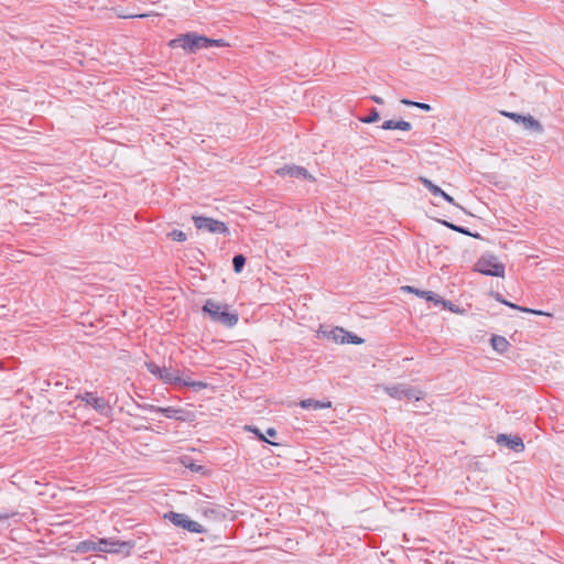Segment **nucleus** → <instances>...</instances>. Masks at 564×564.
Returning a JSON list of instances; mask_svg holds the SVG:
<instances>
[{"label":"nucleus","mask_w":564,"mask_h":564,"mask_svg":"<svg viewBox=\"0 0 564 564\" xmlns=\"http://www.w3.org/2000/svg\"><path fill=\"white\" fill-rule=\"evenodd\" d=\"M147 368L148 370L154 375L158 379L160 377V375H162V368L159 367L158 365L153 364V362H148L147 364Z\"/></svg>","instance_id":"obj_27"},{"label":"nucleus","mask_w":564,"mask_h":564,"mask_svg":"<svg viewBox=\"0 0 564 564\" xmlns=\"http://www.w3.org/2000/svg\"><path fill=\"white\" fill-rule=\"evenodd\" d=\"M381 128L384 130L398 129V130H402V131H409L412 129V126L410 122L404 121V120H399V121L387 120L383 122Z\"/></svg>","instance_id":"obj_18"},{"label":"nucleus","mask_w":564,"mask_h":564,"mask_svg":"<svg viewBox=\"0 0 564 564\" xmlns=\"http://www.w3.org/2000/svg\"><path fill=\"white\" fill-rule=\"evenodd\" d=\"M183 373L184 372H181L180 370H173L163 367L162 375H160L159 380H161L163 383L180 386Z\"/></svg>","instance_id":"obj_11"},{"label":"nucleus","mask_w":564,"mask_h":564,"mask_svg":"<svg viewBox=\"0 0 564 564\" xmlns=\"http://www.w3.org/2000/svg\"><path fill=\"white\" fill-rule=\"evenodd\" d=\"M226 43L223 40H212L196 33H186L169 42L170 47H182L188 53H195L200 48H207L210 46H225Z\"/></svg>","instance_id":"obj_1"},{"label":"nucleus","mask_w":564,"mask_h":564,"mask_svg":"<svg viewBox=\"0 0 564 564\" xmlns=\"http://www.w3.org/2000/svg\"><path fill=\"white\" fill-rule=\"evenodd\" d=\"M180 387H188L192 388L194 391H200L203 389H206L208 384L203 381H195L189 377L188 373L184 372L180 382Z\"/></svg>","instance_id":"obj_16"},{"label":"nucleus","mask_w":564,"mask_h":564,"mask_svg":"<svg viewBox=\"0 0 564 564\" xmlns=\"http://www.w3.org/2000/svg\"><path fill=\"white\" fill-rule=\"evenodd\" d=\"M497 442L499 444L506 445L507 447L513 449L514 452H522L524 449L523 442L520 437H509L505 434H500L497 437Z\"/></svg>","instance_id":"obj_13"},{"label":"nucleus","mask_w":564,"mask_h":564,"mask_svg":"<svg viewBox=\"0 0 564 564\" xmlns=\"http://www.w3.org/2000/svg\"><path fill=\"white\" fill-rule=\"evenodd\" d=\"M267 435L273 437L276 435V431L274 429L270 427L267 430Z\"/></svg>","instance_id":"obj_35"},{"label":"nucleus","mask_w":564,"mask_h":564,"mask_svg":"<svg viewBox=\"0 0 564 564\" xmlns=\"http://www.w3.org/2000/svg\"><path fill=\"white\" fill-rule=\"evenodd\" d=\"M198 511L208 519H221L225 517V511L220 506H214L208 502H197Z\"/></svg>","instance_id":"obj_9"},{"label":"nucleus","mask_w":564,"mask_h":564,"mask_svg":"<svg viewBox=\"0 0 564 564\" xmlns=\"http://www.w3.org/2000/svg\"><path fill=\"white\" fill-rule=\"evenodd\" d=\"M436 305H442L444 308L453 312V313H456V314H460L463 315L465 313L464 310L459 308L457 305L453 304L452 302L447 301V300H444V299H440L437 300V304Z\"/></svg>","instance_id":"obj_23"},{"label":"nucleus","mask_w":564,"mask_h":564,"mask_svg":"<svg viewBox=\"0 0 564 564\" xmlns=\"http://www.w3.org/2000/svg\"><path fill=\"white\" fill-rule=\"evenodd\" d=\"M379 118H380L379 112L373 109L368 117L362 119V121L366 123H372V122L378 121Z\"/></svg>","instance_id":"obj_28"},{"label":"nucleus","mask_w":564,"mask_h":564,"mask_svg":"<svg viewBox=\"0 0 564 564\" xmlns=\"http://www.w3.org/2000/svg\"><path fill=\"white\" fill-rule=\"evenodd\" d=\"M506 117L512 119L513 121L516 122H520L521 121V118L523 116L521 115H518V113H514V112H502Z\"/></svg>","instance_id":"obj_32"},{"label":"nucleus","mask_w":564,"mask_h":564,"mask_svg":"<svg viewBox=\"0 0 564 564\" xmlns=\"http://www.w3.org/2000/svg\"><path fill=\"white\" fill-rule=\"evenodd\" d=\"M170 236L175 241H185L186 240V235L181 230H173L170 234Z\"/></svg>","instance_id":"obj_29"},{"label":"nucleus","mask_w":564,"mask_h":564,"mask_svg":"<svg viewBox=\"0 0 564 564\" xmlns=\"http://www.w3.org/2000/svg\"><path fill=\"white\" fill-rule=\"evenodd\" d=\"M165 519H169L174 525L183 528L184 530H187L192 533H203L205 532V529L202 524H199L196 521L191 520L186 514L184 513H177V512H169L165 516Z\"/></svg>","instance_id":"obj_4"},{"label":"nucleus","mask_w":564,"mask_h":564,"mask_svg":"<svg viewBox=\"0 0 564 564\" xmlns=\"http://www.w3.org/2000/svg\"><path fill=\"white\" fill-rule=\"evenodd\" d=\"M245 262H246V259H245V257H243V256H241V254L236 256V257L234 258V260H232L234 270H235L237 273H239V272L242 270V268H243V265H245Z\"/></svg>","instance_id":"obj_24"},{"label":"nucleus","mask_w":564,"mask_h":564,"mask_svg":"<svg viewBox=\"0 0 564 564\" xmlns=\"http://www.w3.org/2000/svg\"><path fill=\"white\" fill-rule=\"evenodd\" d=\"M87 405H90L99 414L108 416L111 412V408L104 398L97 397L95 393L86 392L79 397Z\"/></svg>","instance_id":"obj_7"},{"label":"nucleus","mask_w":564,"mask_h":564,"mask_svg":"<svg viewBox=\"0 0 564 564\" xmlns=\"http://www.w3.org/2000/svg\"><path fill=\"white\" fill-rule=\"evenodd\" d=\"M203 312L208 314L212 321L227 327H232L238 323V315L230 313L227 304L207 300L203 306Z\"/></svg>","instance_id":"obj_2"},{"label":"nucleus","mask_w":564,"mask_h":564,"mask_svg":"<svg viewBox=\"0 0 564 564\" xmlns=\"http://www.w3.org/2000/svg\"><path fill=\"white\" fill-rule=\"evenodd\" d=\"M193 220L196 228L199 230L208 231L212 234H228L227 226L219 220L202 216H195L193 217Z\"/></svg>","instance_id":"obj_5"},{"label":"nucleus","mask_w":564,"mask_h":564,"mask_svg":"<svg viewBox=\"0 0 564 564\" xmlns=\"http://www.w3.org/2000/svg\"><path fill=\"white\" fill-rule=\"evenodd\" d=\"M475 270L481 274L505 278V264L492 253L482 254L475 264Z\"/></svg>","instance_id":"obj_3"},{"label":"nucleus","mask_w":564,"mask_h":564,"mask_svg":"<svg viewBox=\"0 0 564 564\" xmlns=\"http://www.w3.org/2000/svg\"><path fill=\"white\" fill-rule=\"evenodd\" d=\"M401 102L406 105V106H413V107L420 108V109H422L424 111H430L431 110V106L427 105V104L411 101V100H408V99H402Z\"/></svg>","instance_id":"obj_25"},{"label":"nucleus","mask_w":564,"mask_h":564,"mask_svg":"<svg viewBox=\"0 0 564 564\" xmlns=\"http://www.w3.org/2000/svg\"><path fill=\"white\" fill-rule=\"evenodd\" d=\"M300 405L303 409L319 410V409H328V408H330L332 403L329 401L322 402V401H317V400H313V399H305V400H302L300 402Z\"/></svg>","instance_id":"obj_20"},{"label":"nucleus","mask_w":564,"mask_h":564,"mask_svg":"<svg viewBox=\"0 0 564 564\" xmlns=\"http://www.w3.org/2000/svg\"><path fill=\"white\" fill-rule=\"evenodd\" d=\"M443 224L445 226L449 227L451 229L455 230V231H458V232H462V234H465V235H469V232L467 230H465L464 228H462V227L455 226V225L449 224L447 221H443Z\"/></svg>","instance_id":"obj_31"},{"label":"nucleus","mask_w":564,"mask_h":564,"mask_svg":"<svg viewBox=\"0 0 564 564\" xmlns=\"http://www.w3.org/2000/svg\"><path fill=\"white\" fill-rule=\"evenodd\" d=\"M127 542H120L113 539H99L97 541V551L107 553H118L123 546H127Z\"/></svg>","instance_id":"obj_10"},{"label":"nucleus","mask_w":564,"mask_h":564,"mask_svg":"<svg viewBox=\"0 0 564 564\" xmlns=\"http://www.w3.org/2000/svg\"><path fill=\"white\" fill-rule=\"evenodd\" d=\"M494 299L511 308H514V310H519L521 312H525V313H531V314H535V315H549L547 313H544L542 311H536V310H531V308H527V307H521V306H518L513 303H510L506 300L502 299V296L499 294V293H494L492 294Z\"/></svg>","instance_id":"obj_17"},{"label":"nucleus","mask_w":564,"mask_h":564,"mask_svg":"<svg viewBox=\"0 0 564 564\" xmlns=\"http://www.w3.org/2000/svg\"><path fill=\"white\" fill-rule=\"evenodd\" d=\"M346 343H351V344H357L358 345V344L364 343V340L361 338H359L358 336L351 335L349 333L348 340H346Z\"/></svg>","instance_id":"obj_33"},{"label":"nucleus","mask_w":564,"mask_h":564,"mask_svg":"<svg viewBox=\"0 0 564 564\" xmlns=\"http://www.w3.org/2000/svg\"><path fill=\"white\" fill-rule=\"evenodd\" d=\"M252 431H253L256 434H258V436H259V438H260V440H262V441L268 442V443H270V444H271V442H270V441H268V440L265 438V436H264V435H262L261 433H259V431H258L257 429H253ZM272 445H276V444H275V443H272Z\"/></svg>","instance_id":"obj_34"},{"label":"nucleus","mask_w":564,"mask_h":564,"mask_svg":"<svg viewBox=\"0 0 564 564\" xmlns=\"http://www.w3.org/2000/svg\"><path fill=\"white\" fill-rule=\"evenodd\" d=\"M371 98H372V100H373L375 102H377V104H383L382 98H380V97H378V96H372Z\"/></svg>","instance_id":"obj_36"},{"label":"nucleus","mask_w":564,"mask_h":564,"mask_svg":"<svg viewBox=\"0 0 564 564\" xmlns=\"http://www.w3.org/2000/svg\"><path fill=\"white\" fill-rule=\"evenodd\" d=\"M420 297H423L427 301H431V302H434V304H437V300H440L441 297L437 296L434 292L432 291H422L421 292V296Z\"/></svg>","instance_id":"obj_26"},{"label":"nucleus","mask_w":564,"mask_h":564,"mask_svg":"<svg viewBox=\"0 0 564 564\" xmlns=\"http://www.w3.org/2000/svg\"><path fill=\"white\" fill-rule=\"evenodd\" d=\"M523 127L528 130H533L538 133H541L543 132V127L542 124L536 120L534 119L532 116H523L521 118V121H520Z\"/></svg>","instance_id":"obj_19"},{"label":"nucleus","mask_w":564,"mask_h":564,"mask_svg":"<svg viewBox=\"0 0 564 564\" xmlns=\"http://www.w3.org/2000/svg\"><path fill=\"white\" fill-rule=\"evenodd\" d=\"M384 391L394 399H415L419 401L422 398V392L417 389L408 387L405 384H397L391 387H384Z\"/></svg>","instance_id":"obj_6"},{"label":"nucleus","mask_w":564,"mask_h":564,"mask_svg":"<svg viewBox=\"0 0 564 564\" xmlns=\"http://www.w3.org/2000/svg\"><path fill=\"white\" fill-rule=\"evenodd\" d=\"M327 336L334 339L336 343L345 344L348 340L349 333L343 328L336 327L328 332Z\"/></svg>","instance_id":"obj_21"},{"label":"nucleus","mask_w":564,"mask_h":564,"mask_svg":"<svg viewBox=\"0 0 564 564\" xmlns=\"http://www.w3.org/2000/svg\"><path fill=\"white\" fill-rule=\"evenodd\" d=\"M275 172L278 175L283 177H303L314 181V177L311 174H308V172L304 167L296 165H285L283 167L278 169Z\"/></svg>","instance_id":"obj_8"},{"label":"nucleus","mask_w":564,"mask_h":564,"mask_svg":"<svg viewBox=\"0 0 564 564\" xmlns=\"http://www.w3.org/2000/svg\"><path fill=\"white\" fill-rule=\"evenodd\" d=\"M421 183L435 196L443 197L446 202H448L452 205L458 206L454 198L446 194L441 187L433 184L429 178L426 177H420Z\"/></svg>","instance_id":"obj_12"},{"label":"nucleus","mask_w":564,"mask_h":564,"mask_svg":"<svg viewBox=\"0 0 564 564\" xmlns=\"http://www.w3.org/2000/svg\"><path fill=\"white\" fill-rule=\"evenodd\" d=\"M490 345L492 349L500 355L507 352L510 348V343L503 336L500 335H494L490 338Z\"/></svg>","instance_id":"obj_15"},{"label":"nucleus","mask_w":564,"mask_h":564,"mask_svg":"<svg viewBox=\"0 0 564 564\" xmlns=\"http://www.w3.org/2000/svg\"><path fill=\"white\" fill-rule=\"evenodd\" d=\"M76 551L82 552V553L97 551V541H94V540L83 541L77 545Z\"/></svg>","instance_id":"obj_22"},{"label":"nucleus","mask_w":564,"mask_h":564,"mask_svg":"<svg viewBox=\"0 0 564 564\" xmlns=\"http://www.w3.org/2000/svg\"><path fill=\"white\" fill-rule=\"evenodd\" d=\"M401 290L403 292L413 293V294H415L417 296H421V292H422L421 290L415 289V288L410 286V285H404V286L401 288Z\"/></svg>","instance_id":"obj_30"},{"label":"nucleus","mask_w":564,"mask_h":564,"mask_svg":"<svg viewBox=\"0 0 564 564\" xmlns=\"http://www.w3.org/2000/svg\"><path fill=\"white\" fill-rule=\"evenodd\" d=\"M140 408L144 411H151V412H160L163 413L169 419H181L178 416V413H181V410L174 409V408H159L152 404H143L140 405Z\"/></svg>","instance_id":"obj_14"}]
</instances>
